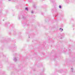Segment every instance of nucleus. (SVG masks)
Returning a JSON list of instances; mask_svg holds the SVG:
<instances>
[{
	"mask_svg": "<svg viewBox=\"0 0 75 75\" xmlns=\"http://www.w3.org/2000/svg\"><path fill=\"white\" fill-rule=\"evenodd\" d=\"M59 8H61V5H59Z\"/></svg>",
	"mask_w": 75,
	"mask_h": 75,
	"instance_id": "7ed1b4c3",
	"label": "nucleus"
},
{
	"mask_svg": "<svg viewBox=\"0 0 75 75\" xmlns=\"http://www.w3.org/2000/svg\"><path fill=\"white\" fill-rule=\"evenodd\" d=\"M16 58H15V59H14V60H15V61H16Z\"/></svg>",
	"mask_w": 75,
	"mask_h": 75,
	"instance_id": "20e7f679",
	"label": "nucleus"
},
{
	"mask_svg": "<svg viewBox=\"0 0 75 75\" xmlns=\"http://www.w3.org/2000/svg\"><path fill=\"white\" fill-rule=\"evenodd\" d=\"M61 30V28H60V30L61 31H62L63 30V29H62V30Z\"/></svg>",
	"mask_w": 75,
	"mask_h": 75,
	"instance_id": "f257e3e1",
	"label": "nucleus"
},
{
	"mask_svg": "<svg viewBox=\"0 0 75 75\" xmlns=\"http://www.w3.org/2000/svg\"><path fill=\"white\" fill-rule=\"evenodd\" d=\"M34 13V12H33V11H32V12H31V13Z\"/></svg>",
	"mask_w": 75,
	"mask_h": 75,
	"instance_id": "39448f33",
	"label": "nucleus"
},
{
	"mask_svg": "<svg viewBox=\"0 0 75 75\" xmlns=\"http://www.w3.org/2000/svg\"><path fill=\"white\" fill-rule=\"evenodd\" d=\"M25 10H27V11H28V8H25Z\"/></svg>",
	"mask_w": 75,
	"mask_h": 75,
	"instance_id": "f03ea898",
	"label": "nucleus"
},
{
	"mask_svg": "<svg viewBox=\"0 0 75 75\" xmlns=\"http://www.w3.org/2000/svg\"><path fill=\"white\" fill-rule=\"evenodd\" d=\"M9 1H10V0H9Z\"/></svg>",
	"mask_w": 75,
	"mask_h": 75,
	"instance_id": "423d86ee",
	"label": "nucleus"
}]
</instances>
